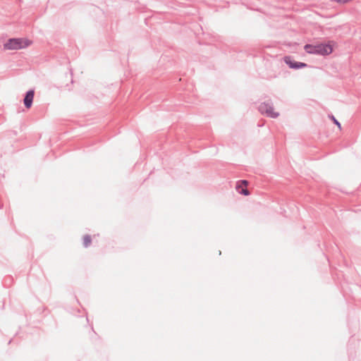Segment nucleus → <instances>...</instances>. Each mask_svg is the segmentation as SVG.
Instances as JSON below:
<instances>
[{"label": "nucleus", "mask_w": 361, "mask_h": 361, "mask_svg": "<svg viewBox=\"0 0 361 361\" xmlns=\"http://www.w3.org/2000/svg\"><path fill=\"white\" fill-rule=\"evenodd\" d=\"M304 49L308 54L322 56L329 55L333 51L332 47L328 44H306L304 47Z\"/></svg>", "instance_id": "1"}, {"label": "nucleus", "mask_w": 361, "mask_h": 361, "mask_svg": "<svg viewBox=\"0 0 361 361\" xmlns=\"http://www.w3.org/2000/svg\"><path fill=\"white\" fill-rule=\"evenodd\" d=\"M30 44L27 40L22 38H11L4 44V49L8 50L20 49L27 47Z\"/></svg>", "instance_id": "2"}, {"label": "nucleus", "mask_w": 361, "mask_h": 361, "mask_svg": "<svg viewBox=\"0 0 361 361\" xmlns=\"http://www.w3.org/2000/svg\"><path fill=\"white\" fill-rule=\"evenodd\" d=\"M258 110L262 114H265L270 118H275L279 116V113L274 111L273 105L269 102L261 103L258 107Z\"/></svg>", "instance_id": "3"}, {"label": "nucleus", "mask_w": 361, "mask_h": 361, "mask_svg": "<svg viewBox=\"0 0 361 361\" xmlns=\"http://www.w3.org/2000/svg\"><path fill=\"white\" fill-rule=\"evenodd\" d=\"M284 61L290 68L293 69H299L307 66V64L305 63L293 61L291 56H285Z\"/></svg>", "instance_id": "4"}, {"label": "nucleus", "mask_w": 361, "mask_h": 361, "mask_svg": "<svg viewBox=\"0 0 361 361\" xmlns=\"http://www.w3.org/2000/svg\"><path fill=\"white\" fill-rule=\"evenodd\" d=\"M34 95L35 91L33 90H30L26 92L23 99V103L27 109H30L32 106Z\"/></svg>", "instance_id": "5"}, {"label": "nucleus", "mask_w": 361, "mask_h": 361, "mask_svg": "<svg viewBox=\"0 0 361 361\" xmlns=\"http://www.w3.org/2000/svg\"><path fill=\"white\" fill-rule=\"evenodd\" d=\"M92 242L91 236L90 235H85L83 238V245L85 247H87L90 245Z\"/></svg>", "instance_id": "6"}, {"label": "nucleus", "mask_w": 361, "mask_h": 361, "mask_svg": "<svg viewBox=\"0 0 361 361\" xmlns=\"http://www.w3.org/2000/svg\"><path fill=\"white\" fill-rule=\"evenodd\" d=\"M237 189L238 190V192L240 194H243L244 195H248L250 194L249 190L247 189H242L241 190H239V186L237 187Z\"/></svg>", "instance_id": "7"}, {"label": "nucleus", "mask_w": 361, "mask_h": 361, "mask_svg": "<svg viewBox=\"0 0 361 361\" xmlns=\"http://www.w3.org/2000/svg\"><path fill=\"white\" fill-rule=\"evenodd\" d=\"M331 118L333 120L334 123L341 128V123L335 118L334 116H331Z\"/></svg>", "instance_id": "8"}, {"label": "nucleus", "mask_w": 361, "mask_h": 361, "mask_svg": "<svg viewBox=\"0 0 361 361\" xmlns=\"http://www.w3.org/2000/svg\"><path fill=\"white\" fill-rule=\"evenodd\" d=\"M243 184H244L245 186L247 185V181L245 180H243L241 181Z\"/></svg>", "instance_id": "9"}]
</instances>
